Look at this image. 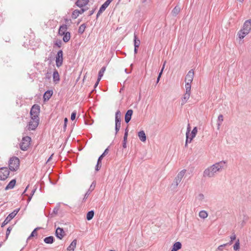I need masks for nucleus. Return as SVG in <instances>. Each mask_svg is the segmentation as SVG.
I'll list each match as a JSON object with an SVG mask.
<instances>
[{
	"label": "nucleus",
	"instance_id": "nucleus-1",
	"mask_svg": "<svg viewBox=\"0 0 251 251\" xmlns=\"http://www.w3.org/2000/svg\"><path fill=\"white\" fill-rule=\"evenodd\" d=\"M226 167V162L221 161L216 162L205 169L203 173L204 177L212 178L214 177L218 173L222 172Z\"/></svg>",
	"mask_w": 251,
	"mask_h": 251
},
{
	"label": "nucleus",
	"instance_id": "nucleus-2",
	"mask_svg": "<svg viewBox=\"0 0 251 251\" xmlns=\"http://www.w3.org/2000/svg\"><path fill=\"white\" fill-rule=\"evenodd\" d=\"M251 30V20H248L244 23L243 27L239 30L238 35L240 39L244 38Z\"/></svg>",
	"mask_w": 251,
	"mask_h": 251
},
{
	"label": "nucleus",
	"instance_id": "nucleus-3",
	"mask_svg": "<svg viewBox=\"0 0 251 251\" xmlns=\"http://www.w3.org/2000/svg\"><path fill=\"white\" fill-rule=\"evenodd\" d=\"M20 166V160L15 156L10 158L9 161V169L11 171H15L19 168Z\"/></svg>",
	"mask_w": 251,
	"mask_h": 251
},
{
	"label": "nucleus",
	"instance_id": "nucleus-4",
	"mask_svg": "<svg viewBox=\"0 0 251 251\" xmlns=\"http://www.w3.org/2000/svg\"><path fill=\"white\" fill-rule=\"evenodd\" d=\"M31 141V139L29 136H26L23 137L21 142L20 144V148L21 150L25 151L29 148Z\"/></svg>",
	"mask_w": 251,
	"mask_h": 251
},
{
	"label": "nucleus",
	"instance_id": "nucleus-5",
	"mask_svg": "<svg viewBox=\"0 0 251 251\" xmlns=\"http://www.w3.org/2000/svg\"><path fill=\"white\" fill-rule=\"evenodd\" d=\"M40 111V107L38 104H34L30 111V118L33 119H40L39 117V113Z\"/></svg>",
	"mask_w": 251,
	"mask_h": 251
},
{
	"label": "nucleus",
	"instance_id": "nucleus-6",
	"mask_svg": "<svg viewBox=\"0 0 251 251\" xmlns=\"http://www.w3.org/2000/svg\"><path fill=\"white\" fill-rule=\"evenodd\" d=\"M186 172V170L183 169L178 173L177 176L175 177L173 183L172 185L174 186L175 188L177 187L179 183L182 180V179L184 177Z\"/></svg>",
	"mask_w": 251,
	"mask_h": 251
},
{
	"label": "nucleus",
	"instance_id": "nucleus-7",
	"mask_svg": "<svg viewBox=\"0 0 251 251\" xmlns=\"http://www.w3.org/2000/svg\"><path fill=\"white\" fill-rule=\"evenodd\" d=\"M19 210L20 208H17L14 210L12 212L10 213L3 222L1 226L3 227L6 225H7L13 218L15 217Z\"/></svg>",
	"mask_w": 251,
	"mask_h": 251
},
{
	"label": "nucleus",
	"instance_id": "nucleus-8",
	"mask_svg": "<svg viewBox=\"0 0 251 251\" xmlns=\"http://www.w3.org/2000/svg\"><path fill=\"white\" fill-rule=\"evenodd\" d=\"M39 120L38 119H31L30 120V121L28 123V124L27 125L28 129L30 130H35L39 124Z\"/></svg>",
	"mask_w": 251,
	"mask_h": 251
},
{
	"label": "nucleus",
	"instance_id": "nucleus-9",
	"mask_svg": "<svg viewBox=\"0 0 251 251\" xmlns=\"http://www.w3.org/2000/svg\"><path fill=\"white\" fill-rule=\"evenodd\" d=\"M63 51L60 50L58 51L57 54L55 57L56 65L57 67H59L62 66L63 64Z\"/></svg>",
	"mask_w": 251,
	"mask_h": 251
},
{
	"label": "nucleus",
	"instance_id": "nucleus-10",
	"mask_svg": "<svg viewBox=\"0 0 251 251\" xmlns=\"http://www.w3.org/2000/svg\"><path fill=\"white\" fill-rule=\"evenodd\" d=\"M9 175V171L6 167H2L0 168V180H5Z\"/></svg>",
	"mask_w": 251,
	"mask_h": 251
},
{
	"label": "nucleus",
	"instance_id": "nucleus-11",
	"mask_svg": "<svg viewBox=\"0 0 251 251\" xmlns=\"http://www.w3.org/2000/svg\"><path fill=\"white\" fill-rule=\"evenodd\" d=\"M55 234L58 239L61 240L65 235V233L63 228L58 227L56 229Z\"/></svg>",
	"mask_w": 251,
	"mask_h": 251
},
{
	"label": "nucleus",
	"instance_id": "nucleus-12",
	"mask_svg": "<svg viewBox=\"0 0 251 251\" xmlns=\"http://www.w3.org/2000/svg\"><path fill=\"white\" fill-rule=\"evenodd\" d=\"M109 4L110 0H106L105 2L100 6L97 14V18H98L99 15L106 9V8L108 6Z\"/></svg>",
	"mask_w": 251,
	"mask_h": 251
},
{
	"label": "nucleus",
	"instance_id": "nucleus-13",
	"mask_svg": "<svg viewBox=\"0 0 251 251\" xmlns=\"http://www.w3.org/2000/svg\"><path fill=\"white\" fill-rule=\"evenodd\" d=\"M87 10V9L81 8L80 10L75 9V10L72 13V17L73 19H76L79 15V14H81L85 11Z\"/></svg>",
	"mask_w": 251,
	"mask_h": 251
},
{
	"label": "nucleus",
	"instance_id": "nucleus-14",
	"mask_svg": "<svg viewBox=\"0 0 251 251\" xmlns=\"http://www.w3.org/2000/svg\"><path fill=\"white\" fill-rule=\"evenodd\" d=\"M96 184L94 182H92L91 185L90 186L89 189L86 192V193L84 195V197L83 199V201H85L87 199L88 196L90 194L91 192L94 189L95 187Z\"/></svg>",
	"mask_w": 251,
	"mask_h": 251
},
{
	"label": "nucleus",
	"instance_id": "nucleus-15",
	"mask_svg": "<svg viewBox=\"0 0 251 251\" xmlns=\"http://www.w3.org/2000/svg\"><path fill=\"white\" fill-rule=\"evenodd\" d=\"M53 94V91L51 90H47L43 95L44 101H47L49 100Z\"/></svg>",
	"mask_w": 251,
	"mask_h": 251
},
{
	"label": "nucleus",
	"instance_id": "nucleus-16",
	"mask_svg": "<svg viewBox=\"0 0 251 251\" xmlns=\"http://www.w3.org/2000/svg\"><path fill=\"white\" fill-rule=\"evenodd\" d=\"M89 2V0H77L75 4L79 7L82 8L86 5Z\"/></svg>",
	"mask_w": 251,
	"mask_h": 251
},
{
	"label": "nucleus",
	"instance_id": "nucleus-17",
	"mask_svg": "<svg viewBox=\"0 0 251 251\" xmlns=\"http://www.w3.org/2000/svg\"><path fill=\"white\" fill-rule=\"evenodd\" d=\"M133 113V111L131 109L128 110L125 115V122L126 123H128L131 118V116Z\"/></svg>",
	"mask_w": 251,
	"mask_h": 251
},
{
	"label": "nucleus",
	"instance_id": "nucleus-18",
	"mask_svg": "<svg viewBox=\"0 0 251 251\" xmlns=\"http://www.w3.org/2000/svg\"><path fill=\"white\" fill-rule=\"evenodd\" d=\"M67 25L66 24L61 25L58 29V35L64 34V33L67 32Z\"/></svg>",
	"mask_w": 251,
	"mask_h": 251
},
{
	"label": "nucleus",
	"instance_id": "nucleus-19",
	"mask_svg": "<svg viewBox=\"0 0 251 251\" xmlns=\"http://www.w3.org/2000/svg\"><path fill=\"white\" fill-rule=\"evenodd\" d=\"M60 36H63L62 40L64 42L67 43L68 42L71 38V33L69 31H67L64 33V34H61Z\"/></svg>",
	"mask_w": 251,
	"mask_h": 251
},
{
	"label": "nucleus",
	"instance_id": "nucleus-20",
	"mask_svg": "<svg viewBox=\"0 0 251 251\" xmlns=\"http://www.w3.org/2000/svg\"><path fill=\"white\" fill-rule=\"evenodd\" d=\"M16 183V180L15 179H13L8 183V184L5 187V190H8L9 189H13Z\"/></svg>",
	"mask_w": 251,
	"mask_h": 251
},
{
	"label": "nucleus",
	"instance_id": "nucleus-21",
	"mask_svg": "<svg viewBox=\"0 0 251 251\" xmlns=\"http://www.w3.org/2000/svg\"><path fill=\"white\" fill-rule=\"evenodd\" d=\"M121 113L118 110L115 114V124L121 125Z\"/></svg>",
	"mask_w": 251,
	"mask_h": 251
},
{
	"label": "nucleus",
	"instance_id": "nucleus-22",
	"mask_svg": "<svg viewBox=\"0 0 251 251\" xmlns=\"http://www.w3.org/2000/svg\"><path fill=\"white\" fill-rule=\"evenodd\" d=\"M54 240L55 239L54 237L52 236H48L44 239V242L48 244H52L54 242Z\"/></svg>",
	"mask_w": 251,
	"mask_h": 251
},
{
	"label": "nucleus",
	"instance_id": "nucleus-23",
	"mask_svg": "<svg viewBox=\"0 0 251 251\" xmlns=\"http://www.w3.org/2000/svg\"><path fill=\"white\" fill-rule=\"evenodd\" d=\"M193 79H188V81H185V92H191V83Z\"/></svg>",
	"mask_w": 251,
	"mask_h": 251
},
{
	"label": "nucleus",
	"instance_id": "nucleus-24",
	"mask_svg": "<svg viewBox=\"0 0 251 251\" xmlns=\"http://www.w3.org/2000/svg\"><path fill=\"white\" fill-rule=\"evenodd\" d=\"M138 137L140 140L143 142H145L146 141V136L145 132L143 130H141L138 132Z\"/></svg>",
	"mask_w": 251,
	"mask_h": 251
},
{
	"label": "nucleus",
	"instance_id": "nucleus-25",
	"mask_svg": "<svg viewBox=\"0 0 251 251\" xmlns=\"http://www.w3.org/2000/svg\"><path fill=\"white\" fill-rule=\"evenodd\" d=\"M76 243H77L76 239H74L72 242V243H71L70 246L67 248V251H74L75 250V249L76 247Z\"/></svg>",
	"mask_w": 251,
	"mask_h": 251
},
{
	"label": "nucleus",
	"instance_id": "nucleus-26",
	"mask_svg": "<svg viewBox=\"0 0 251 251\" xmlns=\"http://www.w3.org/2000/svg\"><path fill=\"white\" fill-rule=\"evenodd\" d=\"M191 92H185V94L184 95V96L182 98L181 100V104L183 105L185 104L187 100L189 99L190 96Z\"/></svg>",
	"mask_w": 251,
	"mask_h": 251
},
{
	"label": "nucleus",
	"instance_id": "nucleus-27",
	"mask_svg": "<svg viewBox=\"0 0 251 251\" xmlns=\"http://www.w3.org/2000/svg\"><path fill=\"white\" fill-rule=\"evenodd\" d=\"M181 244L179 242H176L173 246L171 251H177L181 248Z\"/></svg>",
	"mask_w": 251,
	"mask_h": 251
},
{
	"label": "nucleus",
	"instance_id": "nucleus-28",
	"mask_svg": "<svg viewBox=\"0 0 251 251\" xmlns=\"http://www.w3.org/2000/svg\"><path fill=\"white\" fill-rule=\"evenodd\" d=\"M109 149L110 146H108V147L104 150V152L99 156L98 161L101 162L103 158L108 153Z\"/></svg>",
	"mask_w": 251,
	"mask_h": 251
},
{
	"label": "nucleus",
	"instance_id": "nucleus-29",
	"mask_svg": "<svg viewBox=\"0 0 251 251\" xmlns=\"http://www.w3.org/2000/svg\"><path fill=\"white\" fill-rule=\"evenodd\" d=\"M94 214H95L94 211L93 210L88 211L86 215V219L88 221H90V220H92L93 219V218L94 217Z\"/></svg>",
	"mask_w": 251,
	"mask_h": 251
},
{
	"label": "nucleus",
	"instance_id": "nucleus-30",
	"mask_svg": "<svg viewBox=\"0 0 251 251\" xmlns=\"http://www.w3.org/2000/svg\"><path fill=\"white\" fill-rule=\"evenodd\" d=\"M140 44V40L137 39V36L135 33L134 34V47H139Z\"/></svg>",
	"mask_w": 251,
	"mask_h": 251
},
{
	"label": "nucleus",
	"instance_id": "nucleus-31",
	"mask_svg": "<svg viewBox=\"0 0 251 251\" xmlns=\"http://www.w3.org/2000/svg\"><path fill=\"white\" fill-rule=\"evenodd\" d=\"M180 8L178 6H176L172 11V15L176 16L180 12Z\"/></svg>",
	"mask_w": 251,
	"mask_h": 251
},
{
	"label": "nucleus",
	"instance_id": "nucleus-32",
	"mask_svg": "<svg viewBox=\"0 0 251 251\" xmlns=\"http://www.w3.org/2000/svg\"><path fill=\"white\" fill-rule=\"evenodd\" d=\"M199 215L202 219H205L208 216V213L205 210H201L199 212Z\"/></svg>",
	"mask_w": 251,
	"mask_h": 251
},
{
	"label": "nucleus",
	"instance_id": "nucleus-33",
	"mask_svg": "<svg viewBox=\"0 0 251 251\" xmlns=\"http://www.w3.org/2000/svg\"><path fill=\"white\" fill-rule=\"evenodd\" d=\"M194 77V71L193 69L190 70L187 73L185 78H193Z\"/></svg>",
	"mask_w": 251,
	"mask_h": 251
},
{
	"label": "nucleus",
	"instance_id": "nucleus-34",
	"mask_svg": "<svg viewBox=\"0 0 251 251\" xmlns=\"http://www.w3.org/2000/svg\"><path fill=\"white\" fill-rule=\"evenodd\" d=\"M106 69V67L105 66H103L101 69L100 70L98 73V76L97 78H101L103 75L104 72H105Z\"/></svg>",
	"mask_w": 251,
	"mask_h": 251
},
{
	"label": "nucleus",
	"instance_id": "nucleus-35",
	"mask_svg": "<svg viewBox=\"0 0 251 251\" xmlns=\"http://www.w3.org/2000/svg\"><path fill=\"white\" fill-rule=\"evenodd\" d=\"M39 228V227H36L35 228L31 233L30 235L29 236V237L27 238V240H26V242H27V241L28 240H29L31 237H34L35 236H37V230Z\"/></svg>",
	"mask_w": 251,
	"mask_h": 251
},
{
	"label": "nucleus",
	"instance_id": "nucleus-36",
	"mask_svg": "<svg viewBox=\"0 0 251 251\" xmlns=\"http://www.w3.org/2000/svg\"><path fill=\"white\" fill-rule=\"evenodd\" d=\"M59 209V205L57 204L53 209L52 213L50 214L51 216L52 217L58 213Z\"/></svg>",
	"mask_w": 251,
	"mask_h": 251
},
{
	"label": "nucleus",
	"instance_id": "nucleus-37",
	"mask_svg": "<svg viewBox=\"0 0 251 251\" xmlns=\"http://www.w3.org/2000/svg\"><path fill=\"white\" fill-rule=\"evenodd\" d=\"M240 249V241L239 239L236 240L235 244L233 246V250L235 251H239Z\"/></svg>",
	"mask_w": 251,
	"mask_h": 251
},
{
	"label": "nucleus",
	"instance_id": "nucleus-38",
	"mask_svg": "<svg viewBox=\"0 0 251 251\" xmlns=\"http://www.w3.org/2000/svg\"><path fill=\"white\" fill-rule=\"evenodd\" d=\"M86 27L85 24H83L80 25L78 28V32L80 34H82L84 32Z\"/></svg>",
	"mask_w": 251,
	"mask_h": 251
},
{
	"label": "nucleus",
	"instance_id": "nucleus-39",
	"mask_svg": "<svg viewBox=\"0 0 251 251\" xmlns=\"http://www.w3.org/2000/svg\"><path fill=\"white\" fill-rule=\"evenodd\" d=\"M190 130V125H188V127H187V132H186V142H185V146H187V145L188 144V139H189V134Z\"/></svg>",
	"mask_w": 251,
	"mask_h": 251
},
{
	"label": "nucleus",
	"instance_id": "nucleus-40",
	"mask_svg": "<svg viewBox=\"0 0 251 251\" xmlns=\"http://www.w3.org/2000/svg\"><path fill=\"white\" fill-rule=\"evenodd\" d=\"M197 133V127H195L192 131H191V133L190 135V136H192V138H194L196 135V134Z\"/></svg>",
	"mask_w": 251,
	"mask_h": 251
},
{
	"label": "nucleus",
	"instance_id": "nucleus-41",
	"mask_svg": "<svg viewBox=\"0 0 251 251\" xmlns=\"http://www.w3.org/2000/svg\"><path fill=\"white\" fill-rule=\"evenodd\" d=\"M197 199L199 201H202L204 199V196L203 194L200 193L197 197Z\"/></svg>",
	"mask_w": 251,
	"mask_h": 251
},
{
	"label": "nucleus",
	"instance_id": "nucleus-42",
	"mask_svg": "<svg viewBox=\"0 0 251 251\" xmlns=\"http://www.w3.org/2000/svg\"><path fill=\"white\" fill-rule=\"evenodd\" d=\"M46 76L45 78H50L52 75V71L50 70V71H47V72L46 73Z\"/></svg>",
	"mask_w": 251,
	"mask_h": 251
},
{
	"label": "nucleus",
	"instance_id": "nucleus-43",
	"mask_svg": "<svg viewBox=\"0 0 251 251\" xmlns=\"http://www.w3.org/2000/svg\"><path fill=\"white\" fill-rule=\"evenodd\" d=\"M53 78H59V74L56 70H54L52 74Z\"/></svg>",
	"mask_w": 251,
	"mask_h": 251
},
{
	"label": "nucleus",
	"instance_id": "nucleus-44",
	"mask_svg": "<svg viewBox=\"0 0 251 251\" xmlns=\"http://www.w3.org/2000/svg\"><path fill=\"white\" fill-rule=\"evenodd\" d=\"M100 80L101 79H97L96 82L95 83V85L94 86V88L91 90V91L90 93V95H91L92 93H94L96 91L95 88L98 86Z\"/></svg>",
	"mask_w": 251,
	"mask_h": 251
},
{
	"label": "nucleus",
	"instance_id": "nucleus-45",
	"mask_svg": "<svg viewBox=\"0 0 251 251\" xmlns=\"http://www.w3.org/2000/svg\"><path fill=\"white\" fill-rule=\"evenodd\" d=\"M101 166V162H100L99 161H97V163L96 165L95 170L97 171H98Z\"/></svg>",
	"mask_w": 251,
	"mask_h": 251
},
{
	"label": "nucleus",
	"instance_id": "nucleus-46",
	"mask_svg": "<svg viewBox=\"0 0 251 251\" xmlns=\"http://www.w3.org/2000/svg\"><path fill=\"white\" fill-rule=\"evenodd\" d=\"M54 45L56 46L58 48H60L62 45V41L60 40H58L55 41L54 43Z\"/></svg>",
	"mask_w": 251,
	"mask_h": 251
},
{
	"label": "nucleus",
	"instance_id": "nucleus-47",
	"mask_svg": "<svg viewBox=\"0 0 251 251\" xmlns=\"http://www.w3.org/2000/svg\"><path fill=\"white\" fill-rule=\"evenodd\" d=\"M224 120V117L223 115L220 114L218 117L217 123L222 124Z\"/></svg>",
	"mask_w": 251,
	"mask_h": 251
},
{
	"label": "nucleus",
	"instance_id": "nucleus-48",
	"mask_svg": "<svg viewBox=\"0 0 251 251\" xmlns=\"http://www.w3.org/2000/svg\"><path fill=\"white\" fill-rule=\"evenodd\" d=\"M12 229L11 226H9L7 228L6 232V238L7 239Z\"/></svg>",
	"mask_w": 251,
	"mask_h": 251
},
{
	"label": "nucleus",
	"instance_id": "nucleus-49",
	"mask_svg": "<svg viewBox=\"0 0 251 251\" xmlns=\"http://www.w3.org/2000/svg\"><path fill=\"white\" fill-rule=\"evenodd\" d=\"M76 115V112L75 111H73L71 115V120L74 121L75 119Z\"/></svg>",
	"mask_w": 251,
	"mask_h": 251
},
{
	"label": "nucleus",
	"instance_id": "nucleus-50",
	"mask_svg": "<svg viewBox=\"0 0 251 251\" xmlns=\"http://www.w3.org/2000/svg\"><path fill=\"white\" fill-rule=\"evenodd\" d=\"M227 245V244H223V245H221L220 246H219L218 248H217V250L218 251H223V249L224 247H226V246Z\"/></svg>",
	"mask_w": 251,
	"mask_h": 251
},
{
	"label": "nucleus",
	"instance_id": "nucleus-51",
	"mask_svg": "<svg viewBox=\"0 0 251 251\" xmlns=\"http://www.w3.org/2000/svg\"><path fill=\"white\" fill-rule=\"evenodd\" d=\"M68 121V119L67 118H65L64 120V126H63L64 131H65L66 129Z\"/></svg>",
	"mask_w": 251,
	"mask_h": 251
},
{
	"label": "nucleus",
	"instance_id": "nucleus-52",
	"mask_svg": "<svg viewBox=\"0 0 251 251\" xmlns=\"http://www.w3.org/2000/svg\"><path fill=\"white\" fill-rule=\"evenodd\" d=\"M127 135H128V129L126 128V129L124 136V141H126Z\"/></svg>",
	"mask_w": 251,
	"mask_h": 251
},
{
	"label": "nucleus",
	"instance_id": "nucleus-53",
	"mask_svg": "<svg viewBox=\"0 0 251 251\" xmlns=\"http://www.w3.org/2000/svg\"><path fill=\"white\" fill-rule=\"evenodd\" d=\"M165 63H166V61L164 62V64H163V67H162V70H161V72H160V73L159 74L157 78H160L161 77V75L163 70L164 68Z\"/></svg>",
	"mask_w": 251,
	"mask_h": 251
},
{
	"label": "nucleus",
	"instance_id": "nucleus-54",
	"mask_svg": "<svg viewBox=\"0 0 251 251\" xmlns=\"http://www.w3.org/2000/svg\"><path fill=\"white\" fill-rule=\"evenodd\" d=\"M120 127L121 125L115 124L116 133H117L118 132V131L120 130Z\"/></svg>",
	"mask_w": 251,
	"mask_h": 251
},
{
	"label": "nucleus",
	"instance_id": "nucleus-55",
	"mask_svg": "<svg viewBox=\"0 0 251 251\" xmlns=\"http://www.w3.org/2000/svg\"><path fill=\"white\" fill-rule=\"evenodd\" d=\"M230 240H231V242H233V241L235 240L236 239V235L235 234H232L230 236Z\"/></svg>",
	"mask_w": 251,
	"mask_h": 251
},
{
	"label": "nucleus",
	"instance_id": "nucleus-56",
	"mask_svg": "<svg viewBox=\"0 0 251 251\" xmlns=\"http://www.w3.org/2000/svg\"><path fill=\"white\" fill-rule=\"evenodd\" d=\"M95 9L96 8L93 9L92 10L90 11L89 16H91L92 15H93L95 12Z\"/></svg>",
	"mask_w": 251,
	"mask_h": 251
},
{
	"label": "nucleus",
	"instance_id": "nucleus-57",
	"mask_svg": "<svg viewBox=\"0 0 251 251\" xmlns=\"http://www.w3.org/2000/svg\"><path fill=\"white\" fill-rule=\"evenodd\" d=\"M85 123L86 125H91L92 124V123H91L90 121H88V120H85Z\"/></svg>",
	"mask_w": 251,
	"mask_h": 251
},
{
	"label": "nucleus",
	"instance_id": "nucleus-58",
	"mask_svg": "<svg viewBox=\"0 0 251 251\" xmlns=\"http://www.w3.org/2000/svg\"><path fill=\"white\" fill-rule=\"evenodd\" d=\"M28 187V186H27V187H26V188L25 189V190H24V191L23 192V193H22V195H26V196L27 195L26 194H25V192L26 191V190H27V189Z\"/></svg>",
	"mask_w": 251,
	"mask_h": 251
},
{
	"label": "nucleus",
	"instance_id": "nucleus-59",
	"mask_svg": "<svg viewBox=\"0 0 251 251\" xmlns=\"http://www.w3.org/2000/svg\"><path fill=\"white\" fill-rule=\"evenodd\" d=\"M126 141H123V146L124 148H126Z\"/></svg>",
	"mask_w": 251,
	"mask_h": 251
},
{
	"label": "nucleus",
	"instance_id": "nucleus-60",
	"mask_svg": "<svg viewBox=\"0 0 251 251\" xmlns=\"http://www.w3.org/2000/svg\"><path fill=\"white\" fill-rule=\"evenodd\" d=\"M138 48V47H134V52L135 54H136L137 53Z\"/></svg>",
	"mask_w": 251,
	"mask_h": 251
},
{
	"label": "nucleus",
	"instance_id": "nucleus-61",
	"mask_svg": "<svg viewBox=\"0 0 251 251\" xmlns=\"http://www.w3.org/2000/svg\"><path fill=\"white\" fill-rule=\"evenodd\" d=\"M194 138H192V136H189V139H188V143H190L192 140H193Z\"/></svg>",
	"mask_w": 251,
	"mask_h": 251
},
{
	"label": "nucleus",
	"instance_id": "nucleus-62",
	"mask_svg": "<svg viewBox=\"0 0 251 251\" xmlns=\"http://www.w3.org/2000/svg\"><path fill=\"white\" fill-rule=\"evenodd\" d=\"M35 191H36V189H33V190L31 191V195H30V196L32 197V196L34 195V193H35Z\"/></svg>",
	"mask_w": 251,
	"mask_h": 251
},
{
	"label": "nucleus",
	"instance_id": "nucleus-63",
	"mask_svg": "<svg viewBox=\"0 0 251 251\" xmlns=\"http://www.w3.org/2000/svg\"><path fill=\"white\" fill-rule=\"evenodd\" d=\"M53 81L55 84H57L60 80V79H53Z\"/></svg>",
	"mask_w": 251,
	"mask_h": 251
},
{
	"label": "nucleus",
	"instance_id": "nucleus-64",
	"mask_svg": "<svg viewBox=\"0 0 251 251\" xmlns=\"http://www.w3.org/2000/svg\"><path fill=\"white\" fill-rule=\"evenodd\" d=\"M222 124L217 123V129H219Z\"/></svg>",
	"mask_w": 251,
	"mask_h": 251
}]
</instances>
